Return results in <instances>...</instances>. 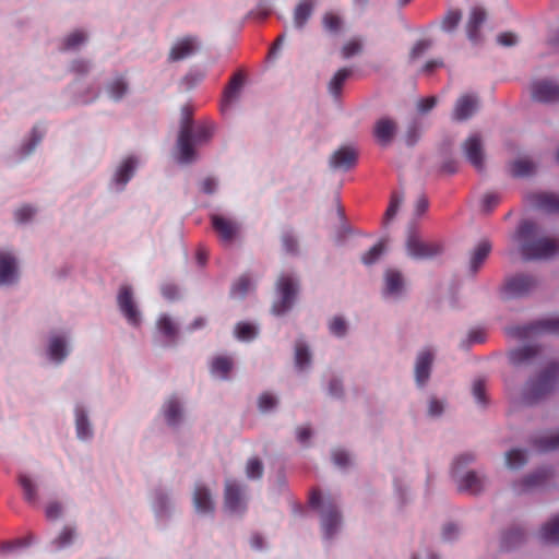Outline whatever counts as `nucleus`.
Here are the masks:
<instances>
[{
  "label": "nucleus",
  "mask_w": 559,
  "mask_h": 559,
  "mask_svg": "<svg viewBox=\"0 0 559 559\" xmlns=\"http://www.w3.org/2000/svg\"><path fill=\"white\" fill-rule=\"evenodd\" d=\"M16 278L15 258L11 253L0 251V284H12Z\"/></svg>",
  "instance_id": "4be33fe9"
},
{
  "label": "nucleus",
  "mask_w": 559,
  "mask_h": 559,
  "mask_svg": "<svg viewBox=\"0 0 559 559\" xmlns=\"http://www.w3.org/2000/svg\"><path fill=\"white\" fill-rule=\"evenodd\" d=\"M491 251V245L487 240L480 241L477 247L475 248L472 258H471V271L472 273H476L481 264L485 262L487 257L489 255Z\"/></svg>",
  "instance_id": "7c9ffc66"
},
{
  "label": "nucleus",
  "mask_w": 559,
  "mask_h": 559,
  "mask_svg": "<svg viewBox=\"0 0 559 559\" xmlns=\"http://www.w3.org/2000/svg\"><path fill=\"white\" fill-rule=\"evenodd\" d=\"M536 280L531 275L519 274L507 280L502 295L504 298L522 297L536 286Z\"/></svg>",
  "instance_id": "1a4fd4ad"
},
{
  "label": "nucleus",
  "mask_w": 559,
  "mask_h": 559,
  "mask_svg": "<svg viewBox=\"0 0 559 559\" xmlns=\"http://www.w3.org/2000/svg\"><path fill=\"white\" fill-rule=\"evenodd\" d=\"M535 165L531 159L520 158L512 163L511 173L514 177H525L533 174Z\"/></svg>",
  "instance_id": "a19ab883"
},
{
  "label": "nucleus",
  "mask_w": 559,
  "mask_h": 559,
  "mask_svg": "<svg viewBox=\"0 0 559 559\" xmlns=\"http://www.w3.org/2000/svg\"><path fill=\"white\" fill-rule=\"evenodd\" d=\"M457 535H459V527L455 524L449 523L443 526L442 538L444 540H452V539L456 538Z\"/></svg>",
  "instance_id": "774afa93"
},
{
  "label": "nucleus",
  "mask_w": 559,
  "mask_h": 559,
  "mask_svg": "<svg viewBox=\"0 0 559 559\" xmlns=\"http://www.w3.org/2000/svg\"><path fill=\"white\" fill-rule=\"evenodd\" d=\"M437 104V98L435 96H429L423 98L418 102L417 108L420 112L425 114L431 110Z\"/></svg>",
  "instance_id": "338daca9"
},
{
  "label": "nucleus",
  "mask_w": 559,
  "mask_h": 559,
  "mask_svg": "<svg viewBox=\"0 0 559 559\" xmlns=\"http://www.w3.org/2000/svg\"><path fill=\"white\" fill-rule=\"evenodd\" d=\"M199 48V40L193 36H186L178 39L171 47L168 59L180 61L192 56Z\"/></svg>",
  "instance_id": "dca6fc26"
},
{
  "label": "nucleus",
  "mask_w": 559,
  "mask_h": 559,
  "mask_svg": "<svg viewBox=\"0 0 559 559\" xmlns=\"http://www.w3.org/2000/svg\"><path fill=\"white\" fill-rule=\"evenodd\" d=\"M532 97L539 103H554L559 100V84L540 80L532 85Z\"/></svg>",
  "instance_id": "ddd939ff"
},
{
  "label": "nucleus",
  "mask_w": 559,
  "mask_h": 559,
  "mask_svg": "<svg viewBox=\"0 0 559 559\" xmlns=\"http://www.w3.org/2000/svg\"><path fill=\"white\" fill-rule=\"evenodd\" d=\"M518 234L525 260H547L559 253V239L542 235L539 225L532 221L521 223Z\"/></svg>",
  "instance_id": "f257e3e1"
},
{
  "label": "nucleus",
  "mask_w": 559,
  "mask_h": 559,
  "mask_svg": "<svg viewBox=\"0 0 559 559\" xmlns=\"http://www.w3.org/2000/svg\"><path fill=\"white\" fill-rule=\"evenodd\" d=\"M75 427L80 439L85 440L92 437V428L87 416L84 409L79 406L75 408Z\"/></svg>",
  "instance_id": "72a5a7b5"
},
{
  "label": "nucleus",
  "mask_w": 559,
  "mask_h": 559,
  "mask_svg": "<svg viewBox=\"0 0 559 559\" xmlns=\"http://www.w3.org/2000/svg\"><path fill=\"white\" fill-rule=\"evenodd\" d=\"M433 361V354L429 349L421 350L415 364V379L418 385L423 386L430 377Z\"/></svg>",
  "instance_id": "aec40b11"
},
{
  "label": "nucleus",
  "mask_w": 559,
  "mask_h": 559,
  "mask_svg": "<svg viewBox=\"0 0 559 559\" xmlns=\"http://www.w3.org/2000/svg\"><path fill=\"white\" fill-rule=\"evenodd\" d=\"M45 514L48 520H57L62 514V506L59 502H50L45 509Z\"/></svg>",
  "instance_id": "e2e57ef3"
},
{
  "label": "nucleus",
  "mask_w": 559,
  "mask_h": 559,
  "mask_svg": "<svg viewBox=\"0 0 559 559\" xmlns=\"http://www.w3.org/2000/svg\"><path fill=\"white\" fill-rule=\"evenodd\" d=\"M533 203L549 213L559 212V194L556 193H536L532 197Z\"/></svg>",
  "instance_id": "cd10ccee"
},
{
  "label": "nucleus",
  "mask_w": 559,
  "mask_h": 559,
  "mask_svg": "<svg viewBox=\"0 0 559 559\" xmlns=\"http://www.w3.org/2000/svg\"><path fill=\"white\" fill-rule=\"evenodd\" d=\"M138 160L133 156L127 157L120 166L117 168L114 180L117 185L126 186L129 180L133 177Z\"/></svg>",
  "instance_id": "bb28decb"
},
{
  "label": "nucleus",
  "mask_w": 559,
  "mask_h": 559,
  "mask_svg": "<svg viewBox=\"0 0 559 559\" xmlns=\"http://www.w3.org/2000/svg\"><path fill=\"white\" fill-rule=\"evenodd\" d=\"M403 202V195L397 193V192H394L392 195H391V200H390V203H389V206L384 213V216H383V221H384V224H389L394 217L395 215L397 214V211L401 206Z\"/></svg>",
  "instance_id": "8fccbe9b"
},
{
  "label": "nucleus",
  "mask_w": 559,
  "mask_h": 559,
  "mask_svg": "<svg viewBox=\"0 0 559 559\" xmlns=\"http://www.w3.org/2000/svg\"><path fill=\"white\" fill-rule=\"evenodd\" d=\"M539 538L548 544H559V514L542 527Z\"/></svg>",
  "instance_id": "473e14b6"
},
{
  "label": "nucleus",
  "mask_w": 559,
  "mask_h": 559,
  "mask_svg": "<svg viewBox=\"0 0 559 559\" xmlns=\"http://www.w3.org/2000/svg\"><path fill=\"white\" fill-rule=\"evenodd\" d=\"M246 475L250 479H260L263 475V464L260 459L251 457L246 465Z\"/></svg>",
  "instance_id": "3c124183"
},
{
  "label": "nucleus",
  "mask_w": 559,
  "mask_h": 559,
  "mask_svg": "<svg viewBox=\"0 0 559 559\" xmlns=\"http://www.w3.org/2000/svg\"><path fill=\"white\" fill-rule=\"evenodd\" d=\"M462 19V13L460 10H449L443 16L441 27L444 32H452L456 28L460 21Z\"/></svg>",
  "instance_id": "09e8293b"
},
{
  "label": "nucleus",
  "mask_w": 559,
  "mask_h": 559,
  "mask_svg": "<svg viewBox=\"0 0 559 559\" xmlns=\"http://www.w3.org/2000/svg\"><path fill=\"white\" fill-rule=\"evenodd\" d=\"M211 223L221 241L225 245H230L239 233V225L222 215H211Z\"/></svg>",
  "instance_id": "f8f14e48"
},
{
  "label": "nucleus",
  "mask_w": 559,
  "mask_h": 559,
  "mask_svg": "<svg viewBox=\"0 0 559 559\" xmlns=\"http://www.w3.org/2000/svg\"><path fill=\"white\" fill-rule=\"evenodd\" d=\"M193 506L197 512L202 514H212L215 510L210 489L203 484H197L193 491Z\"/></svg>",
  "instance_id": "f3484780"
},
{
  "label": "nucleus",
  "mask_w": 559,
  "mask_h": 559,
  "mask_svg": "<svg viewBox=\"0 0 559 559\" xmlns=\"http://www.w3.org/2000/svg\"><path fill=\"white\" fill-rule=\"evenodd\" d=\"M474 460L475 455L472 453L461 454L454 460L452 473L457 484V489L461 492L478 495L484 490L486 486V477L474 471H469L465 475L459 477L461 465H467Z\"/></svg>",
  "instance_id": "20e7f679"
},
{
  "label": "nucleus",
  "mask_w": 559,
  "mask_h": 559,
  "mask_svg": "<svg viewBox=\"0 0 559 559\" xmlns=\"http://www.w3.org/2000/svg\"><path fill=\"white\" fill-rule=\"evenodd\" d=\"M403 288L402 274L394 270L385 273V293L390 295L399 294Z\"/></svg>",
  "instance_id": "c9c22d12"
},
{
  "label": "nucleus",
  "mask_w": 559,
  "mask_h": 559,
  "mask_svg": "<svg viewBox=\"0 0 559 559\" xmlns=\"http://www.w3.org/2000/svg\"><path fill=\"white\" fill-rule=\"evenodd\" d=\"M86 40V35L82 31H74L63 40L62 49H74Z\"/></svg>",
  "instance_id": "5fc2aeb1"
},
{
  "label": "nucleus",
  "mask_w": 559,
  "mask_h": 559,
  "mask_svg": "<svg viewBox=\"0 0 559 559\" xmlns=\"http://www.w3.org/2000/svg\"><path fill=\"white\" fill-rule=\"evenodd\" d=\"M481 202L483 209L486 212H490L500 203V197L495 192H488L483 197Z\"/></svg>",
  "instance_id": "bf43d9fd"
},
{
  "label": "nucleus",
  "mask_w": 559,
  "mask_h": 559,
  "mask_svg": "<svg viewBox=\"0 0 559 559\" xmlns=\"http://www.w3.org/2000/svg\"><path fill=\"white\" fill-rule=\"evenodd\" d=\"M511 331L518 337H526L537 333L559 334V317L537 320L528 325L514 328Z\"/></svg>",
  "instance_id": "9d476101"
},
{
  "label": "nucleus",
  "mask_w": 559,
  "mask_h": 559,
  "mask_svg": "<svg viewBox=\"0 0 559 559\" xmlns=\"http://www.w3.org/2000/svg\"><path fill=\"white\" fill-rule=\"evenodd\" d=\"M537 450L546 452L559 449V431L552 435L543 436L534 440Z\"/></svg>",
  "instance_id": "58836bf2"
},
{
  "label": "nucleus",
  "mask_w": 559,
  "mask_h": 559,
  "mask_svg": "<svg viewBox=\"0 0 559 559\" xmlns=\"http://www.w3.org/2000/svg\"><path fill=\"white\" fill-rule=\"evenodd\" d=\"M17 479L23 489L24 499L29 503H36L37 488L31 477L25 474H20Z\"/></svg>",
  "instance_id": "e433bc0d"
},
{
  "label": "nucleus",
  "mask_w": 559,
  "mask_h": 559,
  "mask_svg": "<svg viewBox=\"0 0 559 559\" xmlns=\"http://www.w3.org/2000/svg\"><path fill=\"white\" fill-rule=\"evenodd\" d=\"M478 108V99L476 96L466 94L461 96L453 109V119L456 121H464L471 118Z\"/></svg>",
  "instance_id": "a211bd4d"
},
{
  "label": "nucleus",
  "mask_w": 559,
  "mask_h": 559,
  "mask_svg": "<svg viewBox=\"0 0 559 559\" xmlns=\"http://www.w3.org/2000/svg\"><path fill=\"white\" fill-rule=\"evenodd\" d=\"M298 282L290 274H281L276 281L277 299L273 302L272 312L276 316L286 313L298 294Z\"/></svg>",
  "instance_id": "423d86ee"
},
{
  "label": "nucleus",
  "mask_w": 559,
  "mask_h": 559,
  "mask_svg": "<svg viewBox=\"0 0 559 559\" xmlns=\"http://www.w3.org/2000/svg\"><path fill=\"white\" fill-rule=\"evenodd\" d=\"M257 334V328L248 322H239L235 328V335L240 341H251Z\"/></svg>",
  "instance_id": "49530a36"
},
{
  "label": "nucleus",
  "mask_w": 559,
  "mask_h": 559,
  "mask_svg": "<svg viewBox=\"0 0 559 559\" xmlns=\"http://www.w3.org/2000/svg\"><path fill=\"white\" fill-rule=\"evenodd\" d=\"M128 91V84L123 78H117L107 85V92L114 100L121 99Z\"/></svg>",
  "instance_id": "c03bdc74"
},
{
  "label": "nucleus",
  "mask_w": 559,
  "mask_h": 559,
  "mask_svg": "<svg viewBox=\"0 0 559 559\" xmlns=\"http://www.w3.org/2000/svg\"><path fill=\"white\" fill-rule=\"evenodd\" d=\"M118 307L127 321L132 325H139L141 318L140 312L133 299L131 286L122 285L117 296Z\"/></svg>",
  "instance_id": "9b49d317"
},
{
  "label": "nucleus",
  "mask_w": 559,
  "mask_h": 559,
  "mask_svg": "<svg viewBox=\"0 0 559 559\" xmlns=\"http://www.w3.org/2000/svg\"><path fill=\"white\" fill-rule=\"evenodd\" d=\"M486 389H485V382L481 379H478L473 384V395L477 403L481 405H486L487 399H486Z\"/></svg>",
  "instance_id": "13d9d810"
},
{
  "label": "nucleus",
  "mask_w": 559,
  "mask_h": 559,
  "mask_svg": "<svg viewBox=\"0 0 559 559\" xmlns=\"http://www.w3.org/2000/svg\"><path fill=\"white\" fill-rule=\"evenodd\" d=\"M322 23L324 28L331 33H337L342 27V19L332 12L323 15Z\"/></svg>",
  "instance_id": "864d4df0"
},
{
  "label": "nucleus",
  "mask_w": 559,
  "mask_h": 559,
  "mask_svg": "<svg viewBox=\"0 0 559 559\" xmlns=\"http://www.w3.org/2000/svg\"><path fill=\"white\" fill-rule=\"evenodd\" d=\"M282 245L287 253H296L298 250L297 239L290 234H284L282 236Z\"/></svg>",
  "instance_id": "680f3d73"
},
{
  "label": "nucleus",
  "mask_w": 559,
  "mask_h": 559,
  "mask_svg": "<svg viewBox=\"0 0 559 559\" xmlns=\"http://www.w3.org/2000/svg\"><path fill=\"white\" fill-rule=\"evenodd\" d=\"M524 540V533L521 528H513L504 533L501 547L504 550H510L515 546L520 545Z\"/></svg>",
  "instance_id": "ea45409f"
},
{
  "label": "nucleus",
  "mask_w": 559,
  "mask_h": 559,
  "mask_svg": "<svg viewBox=\"0 0 559 559\" xmlns=\"http://www.w3.org/2000/svg\"><path fill=\"white\" fill-rule=\"evenodd\" d=\"M350 74H352L350 69L342 68L331 79V81L329 83V92L334 97L340 96L343 85H344L345 81L349 78Z\"/></svg>",
  "instance_id": "f704fd0d"
},
{
  "label": "nucleus",
  "mask_w": 559,
  "mask_h": 559,
  "mask_svg": "<svg viewBox=\"0 0 559 559\" xmlns=\"http://www.w3.org/2000/svg\"><path fill=\"white\" fill-rule=\"evenodd\" d=\"M163 414L169 426L178 425L182 417V409L179 401L176 397L168 399L163 406Z\"/></svg>",
  "instance_id": "c85d7f7f"
},
{
  "label": "nucleus",
  "mask_w": 559,
  "mask_h": 559,
  "mask_svg": "<svg viewBox=\"0 0 559 559\" xmlns=\"http://www.w3.org/2000/svg\"><path fill=\"white\" fill-rule=\"evenodd\" d=\"M330 331L336 336H343L346 333V323L341 317H335L330 323Z\"/></svg>",
  "instance_id": "052dcab7"
},
{
  "label": "nucleus",
  "mask_w": 559,
  "mask_h": 559,
  "mask_svg": "<svg viewBox=\"0 0 559 559\" xmlns=\"http://www.w3.org/2000/svg\"><path fill=\"white\" fill-rule=\"evenodd\" d=\"M309 503L312 508H321V525L326 538H331L341 523V514L332 498L322 500L319 490H312L309 496Z\"/></svg>",
  "instance_id": "39448f33"
},
{
  "label": "nucleus",
  "mask_w": 559,
  "mask_h": 559,
  "mask_svg": "<svg viewBox=\"0 0 559 559\" xmlns=\"http://www.w3.org/2000/svg\"><path fill=\"white\" fill-rule=\"evenodd\" d=\"M75 538V528L64 526L59 535L53 539L52 544L57 549H62L72 544Z\"/></svg>",
  "instance_id": "a18cd8bd"
},
{
  "label": "nucleus",
  "mask_w": 559,
  "mask_h": 559,
  "mask_svg": "<svg viewBox=\"0 0 559 559\" xmlns=\"http://www.w3.org/2000/svg\"><path fill=\"white\" fill-rule=\"evenodd\" d=\"M224 506L230 513L242 514L246 509V500L242 495V487L234 479H226L224 490Z\"/></svg>",
  "instance_id": "6e6552de"
},
{
  "label": "nucleus",
  "mask_w": 559,
  "mask_h": 559,
  "mask_svg": "<svg viewBox=\"0 0 559 559\" xmlns=\"http://www.w3.org/2000/svg\"><path fill=\"white\" fill-rule=\"evenodd\" d=\"M527 462L526 453L520 449H512L506 454L507 466L511 469H518Z\"/></svg>",
  "instance_id": "79ce46f5"
},
{
  "label": "nucleus",
  "mask_w": 559,
  "mask_h": 559,
  "mask_svg": "<svg viewBox=\"0 0 559 559\" xmlns=\"http://www.w3.org/2000/svg\"><path fill=\"white\" fill-rule=\"evenodd\" d=\"M361 43L358 39H350L342 48V56L344 59H348L361 51Z\"/></svg>",
  "instance_id": "4d7b16f0"
},
{
  "label": "nucleus",
  "mask_w": 559,
  "mask_h": 559,
  "mask_svg": "<svg viewBox=\"0 0 559 559\" xmlns=\"http://www.w3.org/2000/svg\"><path fill=\"white\" fill-rule=\"evenodd\" d=\"M277 397L270 392H263L258 399V407L262 413H266L277 406Z\"/></svg>",
  "instance_id": "603ef678"
},
{
  "label": "nucleus",
  "mask_w": 559,
  "mask_h": 559,
  "mask_svg": "<svg viewBox=\"0 0 559 559\" xmlns=\"http://www.w3.org/2000/svg\"><path fill=\"white\" fill-rule=\"evenodd\" d=\"M35 211L29 205H23L15 211V219L20 223L27 222L33 215Z\"/></svg>",
  "instance_id": "0e129e2a"
},
{
  "label": "nucleus",
  "mask_w": 559,
  "mask_h": 559,
  "mask_svg": "<svg viewBox=\"0 0 559 559\" xmlns=\"http://www.w3.org/2000/svg\"><path fill=\"white\" fill-rule=\"evenodd\" d=\"M550 476V472L548 469H538L526 477H524L521 483L514 484V490L519 493L531 490L538 486L545 484V481Z\"/></svg>",
  "instance_id": "b1692460"
},
{
  "label": "nucleus",
  "mask_w": 559,
  "mask_h": 559,
  "mask_svg": "<svg viewBox=\"0 0 559 559\" xmlns=\"http://www.w3.org/2000/svg\"><path fill=\"white\" fill-rule=\"evenodd\" d=\"M407 254L417 260L431 259L442 253L440 241L424 240L415 231H409L406 240Z\"/></svg>",
  "instance_id": "0eeeda50"
},
{
  "label": "nucleus",
  "mask_w": 559,
  "mask_h": 559,
  "mask_svg": "<svg viewBox=\"0 0 559 559\" xmlns=\"http://www.w3.org/2000/svg\"><path fill=\"white\" fill-rule=\"evenodd\" d=\"M559 381V364H550L540 376L527 382L523 399L527 404H533L554 390Z\"/></svg>",
  "instance_id": "7ed1b4c3"
},
{
  "label": "nucleus",
  "mask_w": 559,
  "mask_h": 559,
  "mask_svg": "<svg viewBox=\"0 0 559 559\" xmlns=\"http://www.w3.org/2000/svg\"><path fill=\"white\" fill-rule=\"evenodd\" d=\"M396 128L397 126L394 120L381 118L374 123L373 135L380 145L386 146L392 142Z\"/></svg>",
  "instance_id": "6ab92c4d"
},
{
  "label": "nucleus",
  "mask_w": 559,
  "mask_h": 559,
  "mask_svg": "<svg viewBox=\"0 0 559 559\" xmlns=\"http://www.w3.org/2000/svg\"><path fill=\"white\" fill-rule=\"evenodd\" d=\"M358 153L353 146H342L330 157V166L333 169L348 170L357 163Z\"/></svg>",
  "instance_id": "2eb2a0df"
},
{
  "label": "nucleus",
  "mask_w": 559,
  "mask_h": 559,
  "mask_svg": "<svg viewBox=\"0 0 559 559\" xmlns=\"http://www.w3.org/2000/svg\"><path fill=\"white\" fill-rule=\"evenodd\" d=\"M311 356L308 347L304 343H297L295 346V364L299 369H305L310 365Z\"/></svg>",
  "instance_id": "de8ad7c7"
},
{
  "label": "nucleus",
  "mask_w": 559,
  "mask_h": 559,
  "mask_svg": "<svg viewBox=\"0 0 559 559\" xmlns=\"http://www.w3.org/2000/svg\"><path fill=\"white\" fill-rule=\"evenodd\" d=\"M316 0H300L294 10V25L298 29H302L316 7Z\"/></svg>",
  "instance_id": "a878e982"
},
{
  "label": "nucleus",
  "mask_w": 559,
  "mask_h": 559,
  "mask_svg": "<svg viewBox=\"0 0 559 559\" xmlns=\"http://www.w3.org/2000/svg\"><path fill=\"white\" fill-rule=\"evenodd\" d=\"M233 367L234 361L229 356H216L211 361V372L224 380L228 379Z\"/></svg>",
  "instance_id": "c756f323"
},
{
  "label": "nucleus",
  "mask_w": 559,
  "mask_h": 559,
  "mask_svg": "<svg viewBox=\"0 0 559 559\" xmlns=\"http://www.w3.org/2000/svg\"><path fill=\"white\" fill-rule=\"evenodd\" d=\"M487 14L486 11L479 7H475L472 9L469 19L466 24V33L467 37L473 43H478L480 40V27L486 21Z\"/></svg>",
  "instance_id": "412c9836"
},
{
  "label": "nucleus",
  "mask_w": 559,
  "mask_h": 559,
  "mask_svg": "<svg viewBox=\"0 0 559 559\" xmlns=\"http://www.w3.org/2000/svg\"><path fill=\"white\" fill-rule=\"evenodd\" d=\"M463 151L467 160L478 170L484 169V150L481 139L473 134L463 144Z\"/></svg>",
  "instance_id": "4468645a"
},
{
  "label": "nucleus",
  "mask_w": 559,
  "mask_h": 559,
  "mask_svg": "<svg viewBox=\"0 0 559 559\" xmlns=\"http://www.w3.org/2000/svg\"><path fill=\"white\" fill-rule=\"evenodd\" d=\"M245 83V76L241 72L235 73L229 83L226 85L223 99H222V111H226L230 106L231 102L238 96Z\"/></svg>",
  "instance_id": "5701e85b"
},
{
  "label": "nucleus",
  "mask_w": 559,
  "mask_h": 559,
  "mask_svg": "<svg viewBox=\"0 0 559 559\" xmlns=\"http://www.w3.org/2000/svg\"><path fill=\"white\" fill-rule=\"evenodd\" d=\"M185 118L178 136L179 160L189 164L195 158L194 146L207 142L213 134V126L209 122L198 124L194 129L189 119V109L183 108Z\"/></svg>",
  "instance_id": "f03ea898"
},
{
  "label": "nucleus",
  "mask_w": 559,
  "mask_h": 559,
  "mask_svg": "<svg viewBox=\"0 0 559 559\" xmlns=\"http://www.w3.org/2000/svg\"><path fill=\"white\" fill-rule=\"evenodd\" d=\"M538 354L539 348L537 346L528 345L511 350L509 359L512 365L518 367L532 364Z\"/></svg>",
  "instance_id": "393cba45"
},
{
  "label": "nucleus",
  "mask_w": 559,
  "mask_h": 559,
  "mask_svg": "<svg viewBox=\"0 0 559 559\" xmlns=\"http://www.w3.org/2000/svg\"><path fill=\"white\" fill-rule=\"evenodd\" d=\"M157 330L169 343H175L178 336V326L167 314H162L156 323Z\"/></svg>",
  "instance_id": "2f4dec72"
},
{
  "label": "nucleus",
  "mask_w": 559,
  "mask_h": 559,
  "mask_svg": "<svg viewBox=\"0 0 559 559\" xmlns=\"http://www.w3.org/2000/svg\"><path fill=\"white\" fill-rule=\"evenodd\" d=\"M66 342L62 337L56 336L51 338L49 344V355L56 361H62L67 356Z\"/></svg>",
  "instance_id": "37998d69"
},
{
  "label": "nucleus",
  "mask_w": 559,
  "mask_h": 559,
  "mask_svg": "<svg viewBox=\"0 0 559 559\" xmlns=\"http://www.w3.org/2000/svg\"><path fill=\"white\" fill-rule=\"evenodd\" d=\"M384 251V243L382 241L371 247L361 258V261L366 265L374 263Z\"/></svg>",
  "instance_id": "6e6d98bb"
},
{
  "label": "nucleus",
  "mask_w": 559,
  "mask_h": 559,
  "mask_svg": "<svg viewBox=\"0 0 559 559\" xmlns=\"http://www.w3.org/2000/svg\"><path fill=\"white\" fill-rule=\"evenodd\" d=\"M333 462L340 467H345L349 464V455L344 450H335L332 454Z\"/></svg>",
  "instance_id": "69168bd1"
},
{
  "label": "nucleus",
  "mask_w": 559,
  "mask_h": 559,
  "mask_svg": "<svg viewBox=\"0 0 559 559\" xmlns=\"http://www.w3.org/2000/svg\"><path fill=\"white\" fill-rule=\"evenodd\" d=\"M253 288L250 278L247 275H241L231 286L230 296L233 298L242 299Z\"/></svg>",
  "instance_id": "4c0bfd02"
}]
</instances>
